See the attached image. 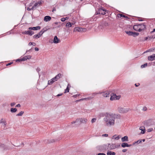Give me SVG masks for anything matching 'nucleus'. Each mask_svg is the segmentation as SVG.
I'll list each match as a JSON object with an SVG mask.
<instances>
[{"label": "nucleus", "mask_w": 155, "mask_h": 155, "mask_svg": "<svg viewBox=\"0 0 155 155\" xmlns=\"http://www.w3.org/2000/svg\"><path fill=\"white\" fill-rule=\"evenodd\" d=\"M120 117L119 114H116L112 113H107L105 115V117L104 118V120L106 126H110L114 125L115 119L120 118Z\"/></svg>", "instance_id": "1"}, {"label": "nucleus", "mask_w": 155, "mask_h": 155, "mask_svg": "<svg viewBox=\"0 0 155 155\" xmlns=\"http://www.w3.org/2000/svg\"><path fill=\"white\" fill-rule=\"evenodd\" d=\"M107 144L103 145H99L96 147V149L100 152H103L104 150L106 151L108 150Z\"/></svg>", "instance_id": "2"}, {"label": "nucleus", "mask_w": 155, "mask_h": 155, "mask_svg": "<svg viewBox=\"0 0 155 155\" xmlns=\"http://www.w3.org/2000/svg\"><path fill=\"white\" fill-rule=\"evenodd\" d=\"M87 120L86 118H79L77 119L75 121H73L71 122V124H74L76 123L80 122L81 123H86L87 121Z\"/></svg>", "instance_id": "3"}, {"label": "nucleus", "mask_w": 155, "mask_h": 155, "mask_svg": "<svg viewBox=\"0 0 155 155\" xmlns=\"http://www.w3.org/2000/svg\"><path fill=\"white\" fill-rule=\"evenodd\" d=\"M108 150H112L118 148L120 146V144L116 145L115 144H110V143H107Z\"/></svg>", "instance_id": "4"}, {"label": "nucleus", "mask_w": 155, "mask_h": 155, "mask_svg": "<svg viewBox=\"0 0 155 155\" xmlns=\"http://www.w3.org/2000/svg\"><path fill=\"white\" fill-rule=\"evenodd\" d=\"M118 110L120 113H126L129 110V108H124L121 107H118Z\"/></svg>", "instance_id": "5"}, {"label": "nucleus", "mask_w": 155, "mask_h": 155, "mask_svg": "<svg viewBox=\"0 0 155 155\" xmlns=\"http://www.w3.org/2000/svg\"><path fill=\"white\" fill-rule=\"evenodd\" d=\"M106 14V10L105 9L100 8L98 11L96 12L95 14H101V15H104Z\"/></svg>", "instance_id": "6"}, {"label": "nucleus", "mask_w": 155, "mask_h": 155, "mask_svg": "<svg viewBox=\"0 0 155 155\" xmlns=\"http://www.w3.org/2000/svg\"><path fill=\"white\" fill-rule=\"evenodd\" d=\"M120 95L117 96L115 94L113 93L111 95L110 100L112 101L118 100L120 98Z\"/></svg>", "instance_id": "7"}, {"label": "nucleus", "mask_w": 155, "mask_h": 155, "mask_svg": "<svg viewBox=\"0 0 155 155\" xmlns=\"http://www.w3.org/2000/svg\"><path fill=\"white\" fill-rule=\"evenodd\" d=\"M22 34L31 36L34 34V32L33 31H31V30H29L28 31H25L22 32Z\"/></svg>", "instance_id": "8"}, {"label": "nucleus", "mask_w": 155, "mask_h": 155, "mask_svg": "<svg viewBox=\"0 0 155 155\" xmlns=\"http://www.w3.org/2000/svg\"><path fill=\"white\" fill-rule=\"evenodd\" d=\"M86 30V29L81 28L80 27H77L75 28L74 31H78L83 32L84 31Z\"/></svg>", "instance_id": "9"}, {"label": "nucleus", "mask_w": 155, "mask_h": 155, "mask_svg": "<svg viewBox=\"0 0 155 155\" xmlns=\"http://www.w3.org/2000/svg\"><path fill=\"white\" fill-rule=\"evenodd\" d=\"M140 25V27H139V29L141 30V31H144L146 28V25H145V23H141L139 24Z\"/></svg>", "instance_id": "10"}, {"label": "nucleus", "mask_w": 155, "mask_h": 155, "mask_svg": "<svg viewBox=\"0 0 155 155\" xmlns=\"http://www.w3.org/2000/svg\"><path fill=\"white\" fill-rule=\"evenodd\" d=\"M140 25H134L133 26V29L134 30L136 31L140 32L141 30L139 29V27H140Z\"/></svg>", "instance_id": "11"}, {"label": "nucleus", "mask_w": 155, "mask_h": 155, "mask_svg": "<svg viewBox=\"0 0 155 155\" xmlns=\"http://www.w3.org/2000/svg\"><path fill=\"white\" fill-rule=\"evenodd\" d=\"M0 148H2L3 150H7L8 149L7 146L1 143H0Z\"/></svg>", "instance_id": "12"}, {"label": "nucleus", "mask_w": 155, "mask_h": 155, "mask_svg": "<svg viewBox=\"0 0 155 155\" xmlns=\"http://www.w3.org/2000/svg\"><path fill=\"white\" fill-rule=\"evenodd\" d=\"M42 2L41 1H39L38 2L36 3L34 5L32 6L34 9H36L38 7H39L40 5L41 4Z\"/></svg>", "instance_id": "13"}, {"label": "nucleus", "mask_w": 155, "mask_h": 155, "mask_svg": "<svg viewBox=\"0 0 155 155\" xmlns=\"http://www.w3.org/2000/svg\"><path fill=\"white\" fill-rule=\"evenodd\" d=\"M40 28V27L38 26L35 27H30L28 28V29L29 30H39Z\"/></svg>", "instance_id": "14"}, {"label": "nucleus", "mask_w": 155, "mask_h": 155, "mask_svg": "<svg viewBox=\"0 0 155 155\" xmlns=\"http://www.w3.org/2000/svg\"><path fill=\"white\" fill-rule=\"evenodd\" d=\"M144 125L146 126H148L151 125V120H148L144 122Z\"/></svg>", "instance_id": "15"}, {"label": "nucleus", "mask_w": 155, "mask_h": 155, "mask_svg": "<svg viewBox=\"0 0 155 155\" xmlns=\"http://www.w3.org/2000/svg\"><path fill=\"white\" fill-rule=\"evenodd\" d=\"M148 59L149 61H152L155 59V54H153L152 55L149 56Z\"/></svg>", "instance_id": "16"}, {"label": "nucleus", "mask_w": 155, "mask_h": 155, "mask_svg": "<svg viewBox=\"0 0 155 155\" xmlns=\"http://www.w3.org/2000/svg\"><path fill=\"white\" fill-rule=\"evenodd\" d=\"M59 39L56 36H55L53 40V42L54 43L57 44L59 42Z\"/></svg>", "instance_id": "17"}, {"label": "nucleus", "mask_w": 155, "mask_h": 155, "mask_svg": "<svg viewBox=\"0 0 155 155\" xmlns=\"http://www.w3.org/2000/svg\"><path fill=\"white\" fill-rule=\"evenodd\" d=\"M121 147H130L132 146L131 144H128L127 143H123L121 144Z\"/></svg>", "instance_id": "18"}, {"label": "nucleus", "mask_w": 155, "mask_h": 155, "mask_svg": "<svg viewBox=\"0 0 155 155\" xmlns=\"http://www.w3.org/2000/svg\"><path fill=\"white\" fill-rule=\"evenodd\" d=\"M121 141L122 142L128 141V137L127 136H125L121 138Z\"/></svg>", "instance_id": "19"}, {"label": "nucleus", "mask_w": 155, "mask_h": 155, "mask_svg": "<svg viewBox=\"0 0 155 155\" xmlns=\"http://www.w3.org/2000/svg\"><path fill=\"white\" fill-rule=\"evenodd\" d=\"M51 19V18L49 16H46L44 18V20L45 21H50Z\"/></svg>", "instance_id": "20"}, {"label": "nucleus", "mask_w": 155, "mask_h": 155, "mask_svg": "<svg viewBox=\"0 0 155 155\" xmlns=\"http://www.w3.org/2000/svg\"><path fill=\"white\" fill-rule=\"evenodd\" d=\"M63 75L61 74H59L58 75H57L55 77H54V78L57 81L61 77H62Z\"/></svg>", "instance_id": "21"}, {"label": "nucleus", "mask_w": 155, "mask_h": 155, "mask_svg": "<svg viewBox=\"0 0 155 155\" xmlns=\"http://www.w3.org/2000/svg\"><path fill=\"white\" fill-rule=\"evenodd\" d=\"M0 123L4 124V129L6 124V121L5 120H4L3 119H2L0 120Z\"/></svg>", "instance_id": "22"}, {"label": "nucleus", "mask_w": 155, "mask_h": 155, "mask_svg": "<svg viewBox=\"0 0 155 155\" xmlns=\"http://www.w3.org/2000/svg\"><path fill=\"white\" fill-rule=\"evenodd\" d=\"M117 16L118 18H121V17H123L127 19H128V18L127 16L125 15H123L121 14H117Z\"/></svg>", "instance_id": "23"}, {"label": "nucleus", "mask_w": 155, "mask_h": 155, "mask_svg": "<svg viewBox=\"0 0 155 155\" xmlns=\"http://www.w3.org/2000/svg\"><path fill=\"white\" fill-rule=\"evenodd\" d=\"M110 94L108 92H105L103 93V96L104 97H109Z\"/></svg>", "instance_id": "24"}, {"label": "nucleus", "mask_w": 155, "mask_h": 155, "mask_svg": "<svg viewBox=\"0 0 155 155\" xmlns=\"http://www.w3.org/2000/svg\"><path fill=\"white\" fill-rule=\"evenodd\" d=\"M140 130H141L142 132H141V133L142 134H144L145 132V127H140Z\"/></svg>", "instance_id": "25"}, {"label": "nucleus", "mask_w": 155, "mask_h": 155, "mask_svg": "<svg viewBox=\"0 0 155 155\" xmlns=\"http://www.w3.org/2000/svg\"><path fill=\"white\" fill-rule=\"evenodd\" d=\"M115 153L114 152H112L108 150L107 152V155H115Z\"/></svg>", "instance_id": "26"}, {"label": "nucleus", "mask_w": 155, "mask_h": 155, "mask_svg": "<svg viewBox=\"0 0 155 155\" xmlns=\"http://www.w3.org/2000/svg\"><path fill=\"white\" fill-rule=\"evenodd\" d=\"M125 32L128 35L130 36H132L133 31H125Z\"/></svg>", "instance_id": "27"}, {"label": "nucleus", "mask_w": 155, "mask_h": 155, "mask_svg": "<svg viewBox=\"0 0 155 155\" xmlns=\"http://www.w3.org/2000/svg\"><path fill=\"white\" fill-rule=\"evenodd\" d=\"M139 35V33L133 32L132 36L134 37H136Z\"/></svg>", "instance_id": "28"}, {"label": "nucleus", "mask_w": 155, "mask_h": 155, "mask_svg": "<svg viewBox=\"0 0 155 155\" xmlns=\"http://www.w3.org/2000/svg\"><path fill=\"white\" fill-rule=\"evenodd\" d=\"M116 136V135H114L112 137V139L114 138V139L116 140H119L120 138V137H119V136H118L117 137H115Z\"/></svg>", "instance_id": "29"}, {"label": "nucleus", "mask_w": 155, "mask_h": 155, "mask_svg": "<svg viewBox=\"0 0 155 155\" xmlns=\"http://www.w3.org/2000/svg\"><path fill=\"white\" fill-rule=\"evenodd\" d=\"M41 36H40V35H39L38 34V33L37 34L34 35L33 36V38H40Z\"/></svg>", "instance_id": "30"}, {"label": "nucleus", "mask_w": 155, "mask_h": 155, "mask_svg": "<svg viewBox=\"0 0 155 155\" xmlns=\"http://www.w3.org/2000/svg\"><path fill=\"white\" fill-rule=\"evenodd\" d=\"M17 109L16 108H12L11 109V111L12 112H15L17 111Z\"/></svg>", "instance_id": "31"}, {"label": "nucleus", "mask_w": 155, "mask_h": 155, "mask_svg": "<svg viewBox=\"0 0 155 155\" xmlns=\"http://www.w3.org/2000/svg\"><path fill=\"white\" fill-rule=\"evenodd\" d=\"M66 27H68L69 28L71 27L72 26V24L70 22L67 23L66 25Z\"/></svg>", "instance_id": "32"}, {"label": "nucleus", "mask_w": 155, "mask_h": 155, "mask_svg": "<svg viewBox=\"0 0 155 155\" xmlns=\"http://www.w3.org/2000/svg\"><path fill=\"white\" fill-rule=\"evenodd\" d=\"M24 112L23 111H21L19 112L18 114L16 115L17 116H21L23 114Z\"/></svg>", "instance_id": "33"}, {"label": "nucleus", "mask_w": 155, "mask_h": 155, "mask_svg": "<svg viewBox=\"0 0 155 155\" xmlns=\"http://www.w3.org/2000/svg\"><path fill=\"white\" fill-rule=\"evenodd\" d=\"M48 29L46 27H45L44 28L41 30V31L43 32L44 33V32H45Z\"/></svg>", "instance_id": "34"}, {"label": "nucleus", "mask_w": 155, "mask_h": 155, "mask_svg": "<svg viewBox=\"0 0 155 155\" xmlns=\"http://www.w3.org/2000/svg\"><path fill=\"white\" fill-rule=\"evenodd\" d=\"M93 98H94V97H93V96H91V97H88L87 98H84V100H91V99H92Z\"/></svg>", "instance_id": "35"}, {"label": "nucleus", "mask_w": 155, "mask_h": 155, "mask_svg": "<svg viewBox=\"0 0 155 155\" xmlns=\"http://www.w3.org/2000/svg\"><path fill=\"white\" fill-rule=\"evenodd\" d=\"M53 83V82L51 80L48 81V85H51Z\"/></svg>", "instance_id": "36"}, {"label": "nucleus", "mask_w": 155, "mask_h": 155, "mask_svg": "<svg viewBox=\"0 0 155 155\" xmlns=\"http://www.w3.org/2000/svg\"><path fill=\"white\" fill-rule=\"evenodd\" d=\"M27 59L26 58V57L25 56L21 58V60L22 61H24L25 60H26Z\"/></svg>", "instance_id": "37"}, {"label": "nucleus", "mask_w": 155, "mask_h": 155, "mask_svg": "<svg viewBox=\"0 0 155 155\" xmlns=\"http://www.w3.org/2000/svg\"><path fill=\"white\" fill-rule=\"evenodd\" d=\"M142 142L141 140H139L137 141H136L135 143H134L133 144H134L136 143H141Z\"/></svg>", "instance_id": "38"}, {"label": "nucleus", "mask_w": 155, "mask_h": 155, "mask_svg": "<svg viewBox=\"0 0 155 155\" xmlns=\"http://www.w3.org/2000/svg\"><path fill=\"white\" fill-rule=\"evenodd\" d=\"M27 59H30L31 58V56L30 55L25 56Z\"/></svg>", "instance_id": "39"}, {"label": "nucleus", "mask_w": 155, "mask_h": 155, "mask_svg": "<svg viewBox=\"0 0 155 155\" xmlns=\"http://www.w3.org/2000/svg\"><path fill=\"white\" fill-rule=\"evenodd\" d=\"M69 89L68 88V86L67 87V88H66V89H65V90L64 93H66L67 92H68L69 91Z\"/></svg>", "instance_id": "40"}, {"label": "nucleus", "mask_w": 155, "mask_h": 155, "mask_svg": "<svg viewBox=\"0 0 155 155\" xmlns=\"http://www.w3.org/2000/svg\"><path fill=\"white\" fill-rule=\"evenodd\" d=\"M147 64L145 63L144 64L142 65H141V68H145V67L147 66Z\"/></svg>", "instance_id": "41"}, {"label": "nucleus", "mask_w": 155, "mask_h": 155, "mask_svg": "<svg viewBox=\"0 0 155 155\" xmlns=\"http://www.w3.org/2000/svg\"><path fill=\"white\" fill-rule=\"evenodd\" d=\"M96 120V119L95 118H93L91 120V122L92 123H93L94 122H95Z\"/></svg>", "instance_id": "42"}, {"label": "nucleus", "mask_w": 155, "mask_h": 155, "mask_svg": "<svg viewBox=\"0 0 155 155\" xmlns=\"http://www.w3.org/2000/svg\"><path fill=\"white\" fill-rule=\"evenodd\" d=\"M34 9L33 8V7H32L31 8H27V10L28 11H30L31 10H33Z\"/></svg>", "instance_id": "43"}, {"label": "nucleus", "mask_w": 155, "mask_h": 155, "mask_svg": "<svg viewBox=\"0 0 155 155\" xmlns=\"http://www.w3.org/2000/svg\"><path fill=\"white\" fill-rule=\"evenodd\" d=\"M153 130V129L152 128H149V129H148L147 130V131L148 132H151Z\"/></svg>", "instance_id": "44"}, {"label": "nucleus", "mask_w": 155, "mask_h": 155, "mask_svg": "<svg viewBox=\"0 0 155 155\" xmlns=\"http://www.w3.org/2000/svg\"><path fill=\"white\" fill-rule=\"evenodd\" d=\"M43 33L41 30L38 33V34L39 35L41 36L42 35Z\"/></svg>", "instance_id": "45"}, {"label": "nucleus", "mask_w": 155, "mask_h": 155, "mask_svg": "<svg viewBox=\"0 0 155 155\" xmlns=\"http://www.w3.org/2000/svg\"><path fill=\"white\" fill-rule=\"evenodd\" d=\"M80 94H77L76 95H75L73 96V97H76L78 96H80Z\"/></svg>", "instance_id": "46"}, {"label": "nucleus", "mask_w": 155, "mask_h": 155, "mask_svg": "<svg viewBox=\"0 0 155 155\" xmlns=\"http://www.w3.org/2000/svg\"><path fill=\"white\" fill-rule=\"evenodd\" d=\"M61 20L62 22L66 20V18H61Z\"/></svg>", "instance_id": "47"}, {"label": "nucleus", "mask_w": 155, "mask_h": 155, "mask_svg": "<svg viewBox=\"0 0 155 155\" xmlns=\"http://www.w3.org/2000/svg\"><path fill=\"white\" fill-rule=\"evenodd\" d=\"M51 80L53 82V83L55 81H57V80H56L54 78V77L52 78L51 79Z\"/></svg>", "instance_id": "48"}, {"label": "nucleus", "mask_w": 155, "mask_h": 155, "mask_svg": "<svg viewBox=\"0 0 155 155\" xmlns=\"http://www.w3.org/2000/svg\"><path fill=\"white\" fill-rule=\"evenodd\" d=\"M155 38V36H150V37H149V40H151L152 38L154 39Z\"/></svg>", "instance_id": "49"}, {"label": "nucleus", "mask_w": 155, "mask_h": 155, "mask_svg": "<svg viewBox=\"0 0 155 155\" xmlns=\"http://www.w3.org/2000/svg\"><path fill=\"white\" fill-rule=\"evenodd\" d=\"M32 44H34V45H36V44L34 42H30L29 43L28 45H32Z\"/></svg>", "instance_id": "50"}, {"label": "nucleus", "mask_w": 155, "mask_h": 155, "mask_svg": "<svg viewBox=\"0 0 155 155\" xmlns=\"http://www.w3.org/2000/svg\"><path fill=\"white\" fill-rule=\"evenodd\" d=\"M108 134H103L102 135V137H107L108 136Z\"/></svg>", "instance_id": "51"}, {"label": "nucleus", "mask_w": 155, "mask_h": 155, "mask_svg": "<svg viewBox=\"0 0 155 155\" xmlns=\"http://www.w3.org/2000/svg\"><path fill=\"white\" fill-rule=\"evenodd\" d=\"M15 104V103L13 102L10 105L11 107H13Z\"/></svg>", "instance_id": "52"}, {"label": "nucleus", "mask_w": 155, "mask_h": 155, "mask_svg": "<svg viewBox=\"0 0 155 155\" xmlns=\"http://www.w3.org/2000/svg\"><path fill=\"white\" fill-rule=\"evenodd\" d=\"M97 155H106L105 154L103 153H98Z\"/></svg>", "instance_id": "53"}, {"label": "nucleus", "mask_w": 155, "mask_h": 155, "mask_svg": "<svg viewBox=\"0 0 155 155\" xmlns=\"http://www.w3.org/2000/svg\"><path fill=\"white\" fill-rule=\"evenodd\" d=\"M147 110V107H144L143 108V111H146Z\"/></svg>", "instance_id": "54"}, {"label": "nucleus", "mask_w": 155, "mask_h": 155, "mask_svg": "<svg viewBox=\"0 0 155 155\" xmlns=\"http://www.w3.org/2000/svg\"><path fill=\"white\" fill-rule=\"evenodd\" d=\"M13 63V62H10L9 63H8L6 64V66H8V65H10L11 64H12Z\"/></svg>", "instance_id": "55"}, {"label": "nucleus", "mask_w": 155, "mask_h": 155, "mask_svg": "<svg viewBox=\"0 0 155 155\" xmlns=\"http://www.w3.org/2000/svg\"><path fill=\"white\" fill-rule=\"evenodd\" d=\"M21 107V105L19 104H18L16 105V107Z\"/></svg>", "instance_id": "56"}, {"label": "nucleus", "mask_w": 155, "mask_h": 155, "mask_svg": "<svg viewBox=\"0 0 155 155\" xmlns=\"http://www.w3.org/2000/svg\"><path fill=\"white\" fill-rule=\"evenodd\" d=\"M40 70V69L39 68H37L36 69V71L38 72H39V71Z\"/></svg>", "instance_id": "57"}, {"label": "nucleus", "mask_w": 155, "mask_h": 155, "mask_svg": "<svg viewBox=\"0 0 155 155\" xmlns=\"http://www.w3.org/2000/svg\"><path fill=\"white\" fill-rule=\"evenodd\" d=\"M21 58H20V59H18L16 60V62H20V61H21Z\"/></svg>", "instance_id": "58"}, {"label": "nucleus", "mask_w": 155, "mask_h": 155, "mask_svg": "<svg viewBox=\"0 0 155 155\" xmlns=\"http://www.w3.org/2000/svg\"><path fill=\"white\" fill-rule=\"evenodd\" d=\"M127 151V149H124L122 150V152H126Z\"/></svg>", "instance_id": "59"}, {"label": "nucleus", "mask_w": 155, "mask_h": 155, "mask_svg": "<svg viewBox=\"0 0 155 155\" xmlns=\"http://www.w3.org/2000/svg\"><path fill=\"white\" fill-rule=\"evenodd\" d=\"M150 49L151 50L150 51H153L155 49V48H152L151 49Z\"/></svg>", "instance_id": "60"}, {"label": "nucleus", "mask_w": 155, "mask_h": 155, "mask_svg": "<svg viewBox=\"0 0 155 155\" xmlns=\"http://www.w3.org/2000/svg\"><path fill=\"white\" fill-rule=\"evenodd\" d=\"M98 93H97V92H96L92 94H93V95H96V94H98Z\"/></svg>", "instance_id": "61"}, {"label": "nucleus", "mask_w": 155, "mask_h": 155, "mask_svg": "<svg viewBox=\"0 0 155 155\" xmlns=\"http://www.w3.org/2000/svg\"><path fill=\"white\" fill-rule=\"evenodd\" d=\"M139 40L140 41H144V40H143V39H142L141 38H140L139 39Z\"/></svg>", "instance_id": "62"}, {"label": "nucleus", "mask_w": 155, "mask_h": 155, "mask_svg": "<svg viewBox=\"0 0 155 155\" xmlns=\"http://www.w3.org/2000/svg\"><path fill=\"white\" fill-rule=\"evenodd\" d=\"M35 51H38L39 50L38 48H35Z\"/></svg>", "instance_id": "63"}, {"label": "nucleus", "mask_w": 155, "mask_h": 155, "mask_svg": "<svg viewBox=\"0 0 155 155\" xmlns=\"http://www.w3.org/2000/svg\"><path fill=\"white\" fill-rule=\"evenodd\" d=\"M56 10V9L54 7L53 8V10H52V12H54V11H55Z\"/></svg>", "instance_id": "64"}]
</instances>
